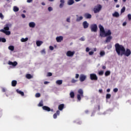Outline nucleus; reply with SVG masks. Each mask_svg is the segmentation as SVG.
<instances>
[{"label": "nucleus", "instance_id": "obj_55", "mask_svg": "<svg viewBox=\"0 0 131 131\" xmlns=\"http://www.w3.org/2000/svg\"><path fill=\"white\" fill-rule=\"evenodd\" d=\"M67 22H70V18L68 17V18L67 19Z\"/></svg>", "mask_w": 131, "mask_h": 131}, {"label": "nucleus", "instance_id": "obj_7", "mask_svg": "<svg viewBox=\"0 0 131 131\" xmlns=\"http://www.w3.org/2000/svg\"><path fill=\"white\" fill-rule=\"evenodd\" d=\"M10 26H11V24H7L5 25L3 30L5 31H8L10 30Z\"/></svg>", "mask_w": 131, "mask_h": 131}, {"label": "nucleus", "instance_id": "obj_5", "mask_svg": "<svg viewBox=\"0 0 131 131\" xmlns=\"http://www.w3.org/2000/svg\"><path fill=\"white\" fill-rule=\"evenodd\" d=\"M90 76L91 80H98V77L96 74H91Z\"/></svg>", "mask_w": 131, "mask_h": 131}, {"label": "nucleus", "instance_id": "obj_50", "mask_svg": "<svg viewBox=\"0 0 131 131\" xmlns=\"http://www.w3.org/2000/svg\"><path fill=\"white\" fill-rule=\"evenodd\" d=\"M41 54H46V50L45 49L41 50Z\"/></svg>", "mask_w": 131, "mask_h": 131}, {"label": "nucleus", "instance_id": "obj_47", "mask_svg": "<svg viewBox=\"0 0 131 131\" xmlns=\"http://www.w3.org/2000/svg\"><path fill=\"white\" fill-rule=\"evenodd\" d=\"M48 11H49V12H51V11H53V8L51 7H49Z\"/></svg>", "mask_w": 131, "mask_h": 131}, {"label": "nucleus", "instance_id": "obj_3", "mask_svg": "<svg viewBox=\"0 0 131 131\" xmlns=\"http://www.w3.org/2000/svg\"><path fill=\"white\" fill-rule=\"evenodd\" d=\"M78 93L77 95V99H78V101H80L81 100V98H83V90L82 89H79L78 90Z\"/></svg>", "mask_w": 131, "mask_h": 131}, {"label": "nucleus", "instance_id": "obj_38", "mask_svg": "<svg viewBox=\"0 0 131 131\" xmlns=\"http://www.w3.org/2000/svg\"><path fill=\"white\" fill-rule=\"evenodd\" d=\"M77 80H75V79H72L71 80L72 83H75V82H77Z\"/></svg>", "mask_w": 131, "mask_h": 131}, {"label": "nucleus", "instance_id": "obj_4", "mask_svg": "<svg viewBox=\"0 0 131 131\" xmlns=\"http://www.w3.org/2000/svg\"><path fill=\"white\" fill-rule=\"evenodd\" d=\"M90 29L92 32H97L98 30V26L96 24H92L90 26Z\"/></svg>", "mask_w": 131, "mask_h": 131}, {"label": "nucleus", "instance_id": "obj_21", "mask_svg": "<svg viewBox=\"0 0 131 131\" xmlns=\"http://www.w3.org/2000/svg\"><path fill=\"white\" fill-rule=\"evenodd\" d=\"M93 11L95 13H98L99 12V5H97V8H94L93 9Z\"/></svg>", "mask_w": 131, "mask_h": 131}, {"label": "nucleus", "instance_id": "obj_61", "mask_svg": "<svg viewBox=\"0 0 131 131\" xmlns=\"http://www.w3.org/2000/svg\"><path fill=\"white\" fill-rule=\"evenodd\" d=\"M41 5H42V6H45V5H46V4L45 3V2H42V3H41Z\"/></svg>", "mask_w": 131, "mask_h": 131}, {"label": "nucleus", "instance_id": "obj_16", "mask_svg": "<svg viewBox=\"0 0 131 131\" xmlns=\"http://www.w3.org/2000/svg\"><path fill=\"white\" fill-rule=\"evenodd\" d=\"M84 17L86 19H91V18H92V15L90 13H85L84 14Z\"/></svg>", "mask_w": 131, "mask_h": 131}, {"label": "nucleus", "instance_id": "obj_20", "mask_svg": "<svg viewBox=\"0 0 131 131\" xmlns=\"http://www.w3.org/2000/svg\"><path fill=\"white\" fill-rule=\"evenodd\" d=\"M29 26L32 28H34L35 27V23L34 22H31L29 24Z\"/></svg>", "mask_w": 131, "mask_h": 131}, {"label": "nucleus", "instance_id": "obj_62", "mask_svg": "<svg viewBox=\"0 0 131 131\" xmlns=\"http://www.w3.org/2000/svg\"><path fill=\"white\" fill-rule=\"evenodd\" d=\"M102 69H106V66H103L102 67Z\"/></svg>", "mask_w": 131, "mask_h": 131}, {"label": "nucleus", "instance_id": "obj_49", "mask_svg": "<svg viewBox=\"0 0 131 131\" xmlns=\"http://www.w3.org/2000/svg\"><path fill=\"white\" fill-rule=\"evenodd\" d=\"M38 106H39V107H42V106H43V104H42V103H39L38 104Z\"/></svg>", "mask_w": 131, "mask_h": 131}, {"label": "nucleus", "instance_id": "obj_46", "mask_svg": "<svg viewBox=\"0 0 131 131\" xmlns=\"http://www.w3.org/2000/svg\"><path fill=\"white\" fill-rule=\"evenodd\" d=\"M89 55H90V56H92V55H94V52L93 51H90L89 52Z\"/></svg>", "mask_w": 131, "mask_h": 131}, {"label": "nucleus", "instance_id": "obj_18", "mask_svg": "<svg viewBox=\"0 0 131 131\" xmlns=\"http://www.w3.org/2000/svg\"><path fill=\"white\" fill-rule=\"evenodd\" d=\"M113 16L115 17L116 18H118V17H119V13L118 12H117V11H115L113 14Z\"/></svg>", "mask_w": 131, "mask_h": 131}, {"label": "nucleus", "instance_id": "obj_28", "mask_svg": "<svg viewBox=\"0 0 131 131\" xmlns=\"http://www.w3.org/2000/svg\"><path fill=\"white\" fill-rule=\"evenodd\" d=\"M27 40H28V38H27V37H26V38H22L20 39V41H21V42H25L27 41Z\"/></svg>", "mask_w": 131, "mask_h": 131}, {"label": "nucleus", "instance_id": "obj_6", "mask_svg": "<svg viewBox=\"0 0 131 131\" xmlns=\"http://www.w3.org/2000/svg\"><path fill=\"white\" fill-rule=\"evenodd\" d=\"M75 54V51H67L66 55L67 57H73Z\"/></svg>", "mask_w": 131, "mask_h": 131}, {"label": "nucleus", "instance_id": "obj_11", "mask_svg": "<svg viewBox=\"0 0 131 131\" xmlns=\"http://www.w3.org/2000/svg\"><path fill=\"white\" fill-rule=\"evenodd\" d=\"M56 41L57 42H61L63 40V36H59L56 38Z\"/></svg>", "mask_w": 131, "mask_h": 131}, {"label": "nucleus", "instance_id": "obj_48", "mask_svg": "<svg viewBox=\"0 0 131 131\" xmlns=\"http://www.w3.org/2000/svg\"><path fill=\"white\" fill-rule=\"evenodd\" d=\"M128 20H131V14H128Z\"/></svg>", "mask_w": 131, "mask_h": 131}, {"label": "nucleus", "instance_id": "obj_10", "mask_svg": "<svg viewBox=\"0 0 131 131\" xmlns=\"http://www.w3.org/2000/svg\"><path fill=\"white\" fill-rule=\"evenodd\" d=\"M9 65H12L14 67L17 66L18 65V62L17 61H14L13 62L12 61H9L8 62Z\"/></svg>", "mask_w": 131, "mask_h": 131}, {"label": "nucleus", "instance_id": "obj_42", "mask_svg": "<svg viewBox=\"0 0 131 131\" xmlns=\"http://www.w3.org/2000/svg\"><path fill=\"white\" fill-rule=\"evenodd\" d=\"M113 91L114 92V93H117L118 92V89L117 88H115L113 90Z\"/></svg>", "mask_w": 131, "mask_h": 131}, {"label": "nucleus", "instance_id": "obj_59", "mask_svg": "<svg viewBox=\"0 0 131 131\" xmlns=\"http://www.w3.org/2000/svg\"><path fill=\"white\" fill-rule=\"evenodd\" d=\"M32 0H27V3H31Z\"/></svg>", "mask_w": 131, "mask_h": 131}, {"label": "nucleus", "instance_id": "obj_43", "mask_svg": "<svg viewBox=\"0 0 131 131\" xmlns=\"http://www.w3.org/2000/svg\"><path fill=\"white\" fill-rule=\"evenodd\" d=\"M52 75H53V74H52L51 72H49L47 74V76H52Z\"/></svg>", "mask_w": 131, "mask_h": 131}, {"label": "nucleus", "instance_id": "obj_33", "mask_svg": "<svg viewBox=\"0 0 131 131\" xmlns=\"http://www.w3.org/2000/svg\"><path fill=\"white\" fill-rule=\"evenodd\" d=\"M7 41V40L5 38H1L0 37V42H6Z\"/></svg>", "mask_w": 131, "mask_h": 131}, {"label": "nucleus", "instance_id": "obj_63", "mask_svg": "<svg viewBox=\"0 0 131 131\" xmlns=\"http://www.w3.org/2000/svg\"><path fill=\"white\" fill-rule=\"evenodd\" d=\"M81 0H75V2H76L77 3L78 2H80Z\"/></svg>", "mask_w": 131, "mask_h": 131}, {"label": "nucleus", "instance_id": "obj_29", "mask_svg": "<svg viewBox=\"0 0 131 131\" xmlns=\"http://www.w3.org/2000/svg\"><path fill=\"white\" fill-rule=\"evenodd\" d=\"M83 19V17L80 16L79 17H77V18L76 19V22H79V21H81Z\"/></svg>", "mask_w": 131, "mask_h": 131}, {"label": "nucleus", "instance_id": "obj_35", "mask_svg": "<svg viewBox=\"0 0 131 131\" xmlns=\"http://www.w3.org/2000/svg\"><path fill=\"white\" fill-rule=\"evenodd\" d=\"M8 49L9 50H10V51H14V46H10L9 47H8Z\"/></svg>", "mask_w": 131, "mask_h": 131}, {"label": "nucleus", "instance_id": "obj_52", "mask_svg": "<svg viewBox=\"0 0 131 131\" xmlns=\"http://www.w3.org/2000/svg\"><path fill=\"white\" fill-rule=\"evenodd\" d=\"M79 77V74H76L75 76V78H78Z\"/></svg>", "mask_w": 131, "mask_h": 131}, {"label": "nucleus", "instance_id": "obj_22", "mask_svg": "<svg viewBox=\"0 0 131 131\" xmlns=\"http://www.w3.org/2000/svg\"><path fill=\"white\" fill-rule=\"evenodd\" d=\"M12 86H16L17 85V81L16 80H12L11 82Z\"/></svg>", "mask_w": 131, "mask_h": 131}, {"label": "nucleus", "instance_id": "obj_39", "mask_svg": "<svg viewBox=\"0 0 131 131\" xmlns=\"http://www.w3.org/2000/svg\"><path fill=\"white\" fill-rule=\"evenodd\" d=\"M104 74V71H100L99 72V75H103Z\"/></svg>", "mask_w": 131, "mask_h": 131}, {"label": "nucleus", "instance_id": "obj_24", "mask_svg": "<svg viewBox=\"0 0 131 131\" xmlns=\"http://www.w3.org/2000/svg\"><path fill=\"white\" fill-rule=\"evenodd\" d=\"M16 92L17 93V94H19V95H21V96H24V92L17 89L16 90Z\"/></svg>", "mask_w": 131, "mask_h": 131}, {"label": "nucleus", "instance_id": "obj_2", "mask_svg": "<svg viewBox=\"0 0 131 131\" xmlns=\"http://www.w3.org/2000/svg\"><path fill=\"white\" fill-rule=\"evenodd\" d=\"M99 29L100 31V35L102 37H106V36H107V35H111V34H112L111 30H108L107 32H105L104 27L101 25L99 26Z\"/></svg>", "mask_w": 131, "mask_h": 131}, {"label": "nucleus", "instance_id": "obj_57", "mask_svg": "<svg viewBox=\"0 0 131 131\" xmlns=\"http://www.w3.org/2000/svg\"><path fill=\"white\" fill-rule=\"evenodd\" d=\"M50 82H48V81H45L44 82V84H48V83H49Z\"/></svg>", "mask_w": 131, "mask_h": 131}, {"label": "nucleus", "instance_id": "obj_41", "mask_svg": "<svg viewBox=\"0 0 131 131\" xmlns=\"http://www.w3.org/2000/svg\"><path fill=\"white\" fill-rule=\"evenodd\" d=\"M36 98H39L40 97V93H36L35 95Z\"/></svg>", "mask_w": 131, "mask_h": 131}, {"label": "nucleus", "instance_id": "obj_40", "mask_svg": "<svg viewBox=\"0 0 131 131\" xmlns=\"http://www.w3.org/2000/svg\"><path fill=\"white\" fill-rule=\"evenodd\" d=\"M79 40H81V41H84L85 39L84 38V37H82L79 39Z\"/></svg>", "mask_w": 131, "mask_h": 131}, {"label": "nucleus", "instance_id": "obj_19", "mask_svg": "<svg viewBox=\"0 0 131 131\" xmlns=\"http://www.w3.org/2000/svg\"><path fill=\"white\" fill-rule=\"evenodd\" d=\"M64 104H61L58 106V110H60V111H62L63 109H64Z\"/></svg>", "mask_w": 131, "mask_h": 131}, {"label": "nucleus", "instance_id": "obj_54", "mask_svg": "<svg viewBox=\"0 0 131 131\" xmlns=\"http://www.w3.org/2000/svg\"><path fill=\"white\" fill-rule=\"evenodd\" d=\"M86 52H90V48L89 47H87L86 48Z\"/></svg>", "mask_w": 131, "mask_h": 131}, {"label": "nucleus", "instance_id": "obj_60", "mask_svg": "<svg viewBox=\"0 0 131 131\" xmlns=\"http://www.w3.org/2000/svg\"><path fill=\"white\" fill-rule=\"evenodd\" d=\"M106 92H107V93L110 92V89H107Z\"/></svg>", "mask_w": 131, "mask_h": 131}, {"label": "nucleus", "instance_id": "obj_36", "mask_svg": "<svg viewBox=\"0 0 131 131\" xmlns=\"http://www.w3.org/2000/svg\"><path fill=\"white\" fill-rule=\"evenodd\" d=\"M125 12V7H123L122 9L121 10V13L122 14V13H124Z\"/></svg>", "mask_w": 131, "mask_h": 131}, {"label": "nucleus", "instance_id": "obj_64", "mask_svg": "<svg viewBox=\"0 0 131 131\" xmlns=\"http://www.w3.org/2000/svg\"><path fill=\"white\" fill-rule=\"evenodd\" d=\"M116 8H119V5H116Z\"/></svg>", "mask_w": 131, "mask_h": 131}, {"label": "nucleus", "instance_id": "obj_9", "mask_svg": "<svg viewBox=\"0 0 131 131\" xmlns=\"http://www.w3.org/2000/svg\"><path fill=\"white\" fill-rule=\"evenodd\" d=\"M1 32H3V33L6 34V35H10L11 34V32L10 31H5L4 29L0 30Z\"/></svg>", "mask_w": 131, "mask_h": 131}, {"label": "nucleus", "instance_id": "obj_17", "mask_svg": "<svg viewBox=\"0 0 131 131\" xmlns=\"http://www.w3.org/2000/svg\"><path fill=\"white\" fill-rule=\"evenodd\" d=\"M60 4L59 5V8L61 9V8H63L64 6V4H65V1L64 0H60Z\"/></svg>", "mask_w": 131, "mask_h": 131}, {"label": "nucleus", "instance_id": "obj_25", "mask_svg": "<svg viewBox=\"0 0 131 131\" xmlns=\"http://www.w3.org/2000/svg\"><path fill=\"white\" fill-rule=\"evenodd\" d=\"M56 83L59 85H61L63 83V81L62 80H58L56 81Z\"/></svg>", "mask_w": 131, "mask_h": 131}, {"label": "nucleus", "instance_id": "obj_31", "mask_svg": "<svg viewBox=\"0 0 131 131\" xmlns=\"http://www.w3.org/2000/svg\"><path fill=\"white\" fill-rule=\"evenodd\" d=\"M13 11L14 12H18V11H19V8H18L17 6H14Z\"/></svg>", "mask_w": 131, "mask_h": 131}, {"label": "nucleus", "instance_id": "obj_51", "mask_svg": "<svg viewBox=\"0 0 131 131\" xmlns=\"http://www.w3.org/2000/svg\"><path fill=\"white\" fill-rule=\"evenodd\" d=\"M21 16L22 18H26V16H25V14H22L21 15Z\"/></svg>", "mask_w": 131, "mask_h": 131}, {"label": "nucleus", "instance_id": "obj_58", "mask_svg": "<svg viewBox=\"0 0 131 131\" xmlns=\"http://www.w3.org/2000/svg\"><path fill=\"white\" fill-rule=\"evenodd\" d=\"M125 25H126V22L125 21L123 23V26H125Z\"/></svg>", "mask_w": 131, "mask_h": 131}, {"label": "nucleus", "instance_id": "obj_8", "mask_svg": "<svg viewBox=\"0 0 131 131\" xmlns=\"http://www.w3.org/2000/svg\"><path fill=\"white\" fill-rule=\"evenodd\" d=\"M86 79V76L84 75H80L79 79L81 82H82V81H84V80H85Z\"/></svg>", "mask_w": 131, "mask_h": 131}, {"label": "nucleus", "instance_id": "obj_12", "mask_svg": "<svg viewBox=\"0 0 131 131\" xmlns=\"http://www.w3.org/2000/svg\"><path fill=\"white\" fill-rule=\"evenodd\" d=\"M83 27L84 29H86L89 27V23H88V21H84L83 22Z\"/></svg>", "mask_w": 131, "mask_h": 131}, {"label": "nucleus", "instance_id": "obj_37", "mask_svg": "<svg viewBox=\"0 0 131 131\" xmlns=\"http://www.w3.org/2000/svg\"><path fill=\"white\" fill-rule=\"evenodd\" d=\"M111 98V94H107L106 96V99H110Z\"/></svg>", "mask_w": 131, "mask_h": 131}, {"label": "nucleus", "instance_id": "obj_14", "mask_svg": "<svg viewBox=\"0 0 131 131\" xmlns=\"http://www.w3.org/2000/svg\"><path fill=\"white\" fill-rule=\"evenodd\" d=\"M43 110H45V111H47L48 112H50L51 111V108L47 106H42Z\"/></svg>", "mask_w": 131, "mask_h": 131}, {"label": "nucleus", "instance_id": "obj_23", "mask_svg": "<svg viewBox=\"0 0 131 131\" xmlns=\"http://www.w3.org/2000/svg\"><path fill=\"white\" fill-rule=\"evenodd\" d=\"M43 42L42 41H37L36 43L37 47H40L42 45Z\"/></svg>", "mask_w": 131, "mask_h": 131}, {"label": "nucleus", "instance_id": "obj_26", "mask_svg": "<svg viewBox=\"0 0 131 131\" xmlns=\"http://www.w3.org/2000/svg\"><path fill=\"white\" fill-rule=\"evenodd\" d=\"M74 4V0H69L68 2V4L69 6H71L72 5H73Z\"/></svg>", "mask_w": 131, "mask_h": 131}, {"label": "nucleus", "instance_id": "obj_30", "mask_svg": "<svg viewBox=\"0 0 131 131\" xmlns=\"http://www.w3.org/2000/svg\"><path fill=\"white\" fill-rule=\"evenodd\" d=\"M111 74V72L110 71H106L105 73V76H109Z\"/></svg>", "mask_w": 131, "mask_h": 131}, {"label": "nucleus", "instance_id": "obj_56", "mask_svg": "<svg viewBox=\"0 0 131 131\" xmlns=\"http://www.w3.org/2000/svg\"><path fill=\"white\" fill-rule=\"evenodd\" d=\"M2 92H3V93H5V92H6V89H5V88H2Z\"/></svg>", "mask_w": 131, "mask_h": 131}, {"label": "nucleus", "instance_id": "obj_27", "mask_svg": "<svg viewBox=\"0 0 131 131\" xmlns=\"http://www.w3.org/2000/svg\"><path fill=\"white\" fill-rule=\"evenodd\" d=\"M70 97H71L72 99H74V97H75V95L74 94V92H71L70 93Z\"/></svg>", "mask_w": 131, "mask_h": 131}, {"label": "nucleus", "instance_id": "obj_34", "mask_svg": "<svg viewBox=\"0 0 131 131\" xmlns=\"http://www.w3.org/2000/svg\"><path fill=\"white\" fill-rule=\"evenodd\" d=\"M100 57H104L105 56V51H101L100 53Z\"/></svg>", "mask_w": 131, "mask_h": 131}, {"label": "nucleus", "instance_id": "obj_53", "mask_svg": "<svg viewBox=\"0 0 131 131\" xmlns=\"http://www.w3.org/2000/svg\"><path fill=\"white\" fill-rule=\"evenodd\" d=\"M101 9H102V6L101 5H99V11H101Z\"/></svg>", "mask_w": 131, "mask_h": 131}, {"label": "nucleus", "instance_id": "obj_45", "mask_svg": "<svg viewBox=\"0 0 131 131\" xmlns=\"http://www.w3.org/2000/svg\"><path fill=\"white\" fill-rule=\"evenodd\" d=\"M49 49H50V50L51 51H53V50H54V47H53V46H50V47H49Z\"/></svg>", "mask_w": 131, "mask_h": 131}, {"label": "nucleus", "instance_id": "obj_32", "mask_svg": "<svg viewBox=\"0 0 131 131\" xmlns=\"http://www.w3.org/2000/svg\"><path fill=\"white\" fill-rule=\"evenodd\" d=\"M26 78L28 79H30L32 78V76L31 75H30V74H27L26 75Z\"/></svg>", "mask_w": 131, "mask_h": 131}, {"label": "nucleus", "instance_id": "obj_13", "mask_svg": "<svg viewBox=\"0 0 131 131\" xmlns=\"http://www.w3.org/2000/svg\"><path fill=\"white\" fill-rule=\"evenodd\" d=\"M59 115H60V111H57L56 113L53 115V118L56 119Z\"/></svg>", "mask_w": 131, "mask_h": 131}, {"label": "nucleus", "instance_id": "obj_15", "mask_svg": "<svg viewBox=\"0 0 131 131\" xmlns=\"http://www.w3.org/2000/svg\"><path fill=\"white\" fill-rule=\"evenodd\" d=\"M112 39V36L111 35H107L106 39L105 40V42H110V41Z\"/></svg>", "mask_w": 131, "mask_h": 131}, {"label": "nucleus", "instance_id": "obj_1", "mask_svg": "<svg viewBox=\"0 0 131 131\" xmlns=\"http://www.w3.org/2000/svg\"><path fill=\"white\" fill-rule=\"evenodd\" d=\"M116 52L118 54V56H123L124 55L126 57L130 56L131 52L130 50L127 49L125 51V48L122 45H119V43H117L115 45Z\"/></svg>", "mask_w": 131, "mask_h": 131}, {"label": "nucleus", "instance_id": "obj_44", "mask_svg": "<svg viewBox=\"0 0 131 131\" xmlns=\"http://www.w3.org/2000/svg\"><path fill=\"white\" fill-rule=\"evenodd\" d=\"M0 18H1V19H4V15L2 13H0Z\"/></svg>", "mask_w": 131, "mask_h": 131}]
</instances>
